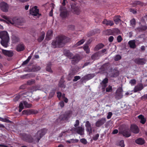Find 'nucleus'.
Listing matches in <instances>:
<instances>
[{"label":"nucleus","mask_w":147,"mask_h":147,"mask_svg":"<svg viewBox=\"0 0 147 147\" xmlns=\"http://www.w3.org/2000/svg\"><path fill=\"white\" fill-rule=\"evenodd\" d=\"M98 56V53H96L92 55L91 58L93 60L96 59L97 58Z\"/></svg>","instance_id":"44"},{"label":"nucleus","mask_w":147,"mask_h":147,"mask_svg":"<svg viewBox=\"0 0 147 147\" xmlns=\"http://www.w3.org/2000/svg\"><path fill=\"white\" fill-rule=\"evenodd\" d=\"M72 113V111H67L64 114L60 115L59 118L62 121H67L70 117Z\"/></svg>","instance_id":"6"},{"label":"nucleus","mask_w":147,"mask_h":147,"mask_svg":"<svg viewBox=\"0 0 147 147\" xmlns=\"http://www.w3.org/2000/svg\"><path fill=\"white\" fill-rule=\"evenodd\" d=\"M119 74V72L118 71H115L111 73L110 75L111 77L112 78L116 77Z\"/></svg>","instance_id":"33"},{"label":"nucleus","mask_w":147,"mask_h":147,"mask_svg":"<svg viewBox=\"0 0 147 147\" xmlns=\"http://www.w3.org/2000/svg\"><path fill=\"white\" fill-rule=\"evenodd\" d=\"M2 53L5 56L9 57H11L13 55V53L12 51H9L4 49L2 50Z\"/></svg>","instance_id":"23"},{"label":"nucleus","mask_w":147,"mask_h":147,"mask_svg":"<svg viewBox=\"0 0 147 147\" xmlns=\"http://www.w3.org/2000/svg\"><path fill=\"white\" fill-rule=\"evenodd\" d=\"M21 96L20 95H18L16 96L14 98L13 100L15 101H18L19 99L20 98Z\"/></svg>","instance_id":"54"},{"label":"nucleus","mask_w":147,"mask_h":147,"mask_svg":"<svg viewBox=\"0 0 147 147\" xmlns=\"http://www.w3.org/2000/svg\"><path fill=\"white\" fill-rule=\"evenodd\" d=\"M23 102L24 105L26 108H30L32 106L31 104L28 103L26 101H23Z\"/></svg>","instance_id":"38"},{"label":"nucleus","mask_w":147,"mask_h":147,"mask_svg":"<svg viewBox=\"0 0 147 147\" xmlns=\"http://www.w3.org/2000/svg\"><path fill=\"white\" fill-rule=\"evenodd\" d=\"M121 16L119 15L115 16L113 18V20L116 24H118L121 21Z\"/></svg>","instance_id":"30"},{"label":"nucleus","mask_w":147,"mask_h":147,"mask_svg":"<svg viewBox=\"0 0 147 147\" xmlns=\"http://www.w3.org/2000/svg\"><path fill=\"white\" fill-rule=\"evenodd\" d=\"M129 83L131 85H134L136 83V81L135 79L131 80L129 82Z\"/></svg>","instance_id":"63"},{"label":"nucleus","mask_w":147,"mask_h":147,"mask_svg":"<svg viewBox=\"0 0 147 147\" xmlns=\"http://www.w3.org/2000/svg\"><path fill=\"white\" fill-rule=\"evenodd\" d=\"M106 90L107 92H111L112 91V86L110 85L108 87L106 88Z\"/></svg>","instance_id":"47"},{"label":"nucleus","mask_w":147,"mask_h":147,"mask_svg":"<svg viewBox=\"0 0 147 147\" xmlns=\"http://www.w3.org/2000/svg\"><path fill=\"white\" fill-rule=\"evenodd\" d=\"M129 11L130 12L132 13L133 14H136L137 13L136 11L132 8H131L129 9Z\"/></svg>","instance_id":"59"},{"label":"nucleus","mask_w":147,"mask_h":147,"mask_svg":"<svg viewBox=\"0 0 147 147\" xmlns=\"http://www.w3.org/2000/svg\"><path fill=\"white\" fill-rule=\"evenodd\" d=\"M107 35H112L114 33L118 34L120 33V30L117 28H115L113 30L108 29L106 31Z\"/></svg>","instance_id":"12"},{"label":"nucleus","mask_w":147,"mask_h":147,"mask_svg":"<svg viewBox=\"0 0 147 147\" xmlns=\"http://www.w3.org/2000/svg\"><path fill=\"white\" fill-rule=\"evenodd\" d=\"M134 62L137 64L144 65L145 64L146 60L144 58H136L134 60Z\"/></svg>","instance_id":"14"},{"label":"nucleus","mask_w":147,"mask_h":147,"mask_svg":"<svg viewBox=\"0 0 147 147\" xmlns=\"http://www.w3.org/2000/svg\"><path fill=\"white\" fill-rule=\"evenodd\" d=\"M0 7L1 10L5 12L8 11L9 6L7 4L4 2H1L0 3Z\"/></svg>","instance_id":"11"},{"label":"nucleus","mask_w":147,"mask_h":147,"mask_svg":"<svg viewBox=\"0 0 147 147\" xmlns=\"http://www.w3.org/2000/svg\"><path fill=\"white\" fill-rule=\"evenodd\" d=\"M85 42V40L84 39H82L80 41L77 42L76 44L74 45V47H77L78 46L81 45L82 44Z\"/></svg>","instance_id":"40"},{"label":"nucleus","mask_w":147,"mask_h":147,"mask_svg":"<svg viewBox=\"0 0 147 147\" xmlns=\"http://www.w3.org/2000/svg\"><path fill=\"white\" fill-rule=\"evenodd\" d=\"M63 53L64 55L69 59H71L72 58L73 54L69 50L65 49Z\"/></svg>","instance_id":"25"},{"label":"nucleus","mask_w":147,"mask_h":147,"mask_svg":"<svg viewBox=\"0 0 147 147\" xmlns=\"http://www.w3.org/2000/svg\"><path fill=\"white\" fill-rule=\"evenodd\" d=\"M80 124V122L78 120H77L76 121V123L74 125V126L76 127L78 126Z\"/></svg>","instance_id":"64"},{"label":"nucleus","mask_w":147,"mask_h":147,"mask_svg":"<svg viewBox=\"0 0 147 147\" xmlns=\"http://www.w3.org/2000/svg\"><path fill=\"white\" fill-rule=\"evenodd\" d=\"M35 82V81L34 80H31L28 81L27 82V84L28 85H31L34 84Z\"/></svg>","instance_id":"48"},{"label":"nucleus","mask_w":147,"mask_h":147,"mask_svg":"<svg viewBox=\"0 0 147 147\" xmlns=\"http://www.w3.org/2000/svg\"><path fill=\"white\" fill-rule=\"evenodd\" d=\"M37 7L36 6H35L34 7L32 8L30 10V15L34 16H37L39 15V9H37Z\"/></svg>","instance_id":"10"},{"label":"nucleus","mask_w":147,"mask_h":147,"mask_svg":"<svg viewBox=\"0 0 147 147\" xmlns=\"http://www.w3.org/2000/svg\"><path fill=\"white\" fill-rule=\"evenodd\" d=\"M2 17L6 20L9 23L12 24H15L20 25L22 22L20 19L17 18V17H14L12 19H11L5 15L2 16Z\"/></svg>","instance_id":"3"},{"label":"nucleus","mask_w":147,"mask_h":147,"mask_svg":"<svg viewBox=\"0 0 147 147\" xmlns=\"http://www.w3.org/2000/svg\"><path fill=\"white\" fill-rule=\"evenodd\" d=\"M45 33L42 34L38 39V41L39 42H41L45 38Z\"/></svg>","instance_id":"41"},{"label":"nucleus","mask_w":147,"mask_h":147,"mask_svg":"<svg viewBox=\"0 0 147 147\" xmlns=\"http://www.w3.org/2000/svg\"><path fill=\"white\" fill-rule=\"evenodd\" d=\"M0 38L1 39V45L4 47H7L9 40V37L7 32L6 31L0 32Z\"/></svg>","instance_id":"2"},{"label":"nucleus","mask_w":147,"mask_h":147,"mask_svg":"<svg viewBox=\"0 0 147 147\" xmlns=\"http://www.w3.org/2000/svg\"><path fill=\"white\" fill-rule=\"evenodd\" d=\"M128 43L130 48L134 49L136 48V41L135 40H130Z\"/></svg>","instance_id":"27"},{"label":"nucleus","mask_w":147,"mask_h":147,"mask_svg":"<svg viewBox=\"0 0 147 147\" xmlns=\"http://www.w3.org/2000/svg\"><path fill=\"white\" fill-rule=\"evenodd\" d=\"M20 136L21 138L23 140L29 143H32L34 141V139L31 135L25 133H20Z\"/></svg>","instance_id":"5"},{"label":"nucleus","mask_w":147,"mask_h":147,"mask_svg":"<svg viewBox=\"0 0 147 147\" xmlns=\"http://www.w3.org/2000/svg\"><path fill=\"white\" fill-rule=\"evenodd\" d=\"M113 115L112 113L111 112H109L108 113L107 116V118L108 119H109L111 118Z\"/></svg>","instance_id":"56"},{"label":"nucleus","mask_w":147,"mask_h":147,"mask_svg":"<svg viewBox=\"0 0 147 147\" xmlns=\"http://www.w3.org/2000/svg\"><path fill=\"white\" fill-rule=\"evenodd\" d=\"M73 129H74L78 134L80 135H82L84 134V129L81 127H78L76 128L74 127Z\"/></svg>","instance_id":"21"},{"label":"nucleus","mask_w":147,"mask_h":147,"mask_svg":"<svg viewBox=\"0 0 147 147\" xmlns=\"http://www.w3.org/2000/svg\"><path fill=\"white\" fill-rule=\"evenodd\" d=\"M106 120L105 118H102L98 119L96 123V126L97 127H99L103 125L106 122Z\"/></svg>","instance_id":"13"},{"label":"nucleus","mask_w":147,"mask_h":147,"mask_svg":"<svg viewBox=\"0 0 147 147\" xmlns=\"http://www.w3.org/2000/svg\"><path fill=\"white\" fill-rule=\"evenodd\" d=\"M46 70L47 71L50 72H52V71L51 70V66L50 65H48L47 66L46 68Z\"/></svg>","instance_id":"50"},{"label":"nucleus","mask_w":147,"mask_h":147,"mask_svg":"<svg viewBox=\"0 0 147 147\" xmlns=\"http://www.w3.org/2000/svg\"><path fill=\"white\" fill-rule=\"evenodd\" d=\"M94 76V74H89L82 78L81 80L82 82L86 80H88L92 79Z\"/></svg>","instance_id":"18"},{"label":"nucleus","mask_w":147,"mask_h":147,"mask_svg":"<svg viewBox=\"0 0 147 147\" xmlns=\"http://www.w3.org/2000/svg\"><path fill=\"white\" fill-rule=\"evenodd\" d=\"M40 88V86H33L30 88V92H32L34 91L39 90Z\"/></svg>","instance_id":"36"},{"label":"nucleus","mask_w":147,"mask_h":147,"mask_svg":"<svg viewBox=\"0 0 147 147\" xmlns=\"http://www.w3.org/2000/svg\"><path fill=\"white\" fill-rule=\"evenodd\" d=\"M81 78L79 76H76L74 77V79H73V81L74 82H76L78 80L80 79Z\"/></svg>","instance_id":"55"},{"label":"nucleus","mask_w":147,"mask_h":147,"mask_svg":"<svg viewBox=\"0 0 147 147\" xmlns=\"http://www.w3.org/2000/svg\"><path fill=\"white\" fill-rule=\"evenodd\" d=\"M47 131V129L45 128L38 130L34 136L35 137V140H37V142H38L41 138L45 134Z\"/></svg>","instance_id":"4"},{"label":"nucleus","mask_w":147,"mask_h":147,"mask_svg":"<svg viewBox=\"0 0 147 147\" xmlns=\"http://www.w3.org/2000/svg\"><path fill=\"white\" fill-rule=\"evenodd\" d=\"M138 29L140 31H145L147 29V26H141L138 28Z\"/></svg>","instance_id":"42"},{"label":"nucleus","mask_w":147,"mask_h":147,"mask_svg":"<svg viewBox=\"0 0 147 147\" xmlns=\"http://www.w3.org/2000/svg\"><path fill=\"white\" fill-rule=\"evenodd\" d=\"M83 49L85 51L86 53L88 54L90 53V50L88 45L84 46L83 47Z\"/></svg>","instance_id":"43"},{"label":"nucleus","mask_w":147,"mask_h":147,"mask_svg":"<svg viewBox=\"0 0 147 147\" xmlns=\"http://www.w3.org/2000/svg\"><path fill=\"white\" fill-rule=\"evenodd\" d=\"M25 49L24 45L22 43L18 45L16 47V50L18 52L24 51Z\"/></svg>","instance_id":"22"},{"label":"nucleus","mask_w":147,"mask_h":147,"mask_svg":"<svg viewBox=\"0 0 147 147\" xmlns=\"http://www.w3.org/2000/svg\"><path fill=\"white\" fill-rule=\"evenodd\" d=\"M80 142L84 144H87V142L85 138H82L80 140Z\"/></svg>","instance_id":"51"},{"label":"nucleus","mask_w":147,"mask_h":147,"mask_svg":"<svg viewBox=\"0 0 147 147\" xmlns=\"http://www.w3.org/2000/svg\"><path fill=\"white\" fill-rule=\"evenodd\" d=\"M131 132L135 134L139 132V129L137 126L135 124H132L131 126Z\"/></svg>","instance_id":"19"},{"label":"nucleus","mask_w":147,"mask_h":147,"mask_svg":"<svg viewBox=\"0 0 147 147\" xmlns=\"http://www.w3.org/2000/svg\"><path fill=\"white\" fill-rule=\"evenodd\" d=\"M86 130L88 132L89 134H91L92 132V127L90 123L88 121H87L85 124Z\"/></svg>","instance_id":"20"},{"label":"nucleus","mask_w":147,"mask_h":147,"mask_svg":"<svg viewBox=\"0 0 147 147\" xmlns=\"http://www.w3.org/2000/svg\"><path fill=\"white\" fill-rule=\"evenodd\" d=\"M71 63L72 64H75L77 63L80 60V56L78 55H76L74 56L73 55V57L71 59Z\"/></svg>","instance_id":"17"},{"label":"nucleus","mask_w":147,"mask_h":147,"mask_svg":"<svg viewBox=\"0 0 147 147\" xmlns=\"http://www.w3.org/2000/svg\"><path fill=\"white\" fill-rule=\"evenodd\" d=\"M143 87L142 84H141L139 85L138 86H136L134 89V92H136L138 91L141 90L143 89Z\"/></svg>","instance_id":"34"},{"label":"nucleus","mask_w":147,"mask_h":147,"mask_svg":"<svg viewBox=\"0 0 147 147\" xmlns=\"http://www.w3.org/2000/svg\"><path fill=\"white\" fill-rule=\"evenodd\" d=\"M22 113L23 114L30 115V114H35L38 113L37 111L33 110H26L23 111Z\"/></svg>","instance_id":"16"},{"label":"nucleus","mask_w":147,"mask_h":147,"mask_svg":"<svg viewBox=\"0 0 147 147\" xmlns=\"http://www.w3.org/2000/svg\"><path fill=\"white\" fill-rule=\"evenodd\" d=\"M105 45L102 43H100L96 45L94 49L95 51H98L103 48Z\"/></svg>","instance_id":"31"},{"label":"nucleus","mask_w":147,"mask_h":147,"mask_svg":"<svg viewBox=\"0 0 147 147\" xmlns=\"http://www.w3.org/2000/svg\"><path fill=\"white\" fill-rule=\"evenodd\" d=\"M57 98L59 99H60L61 98V97L62 96L61 93L60 92H57Z\"/></svg>","instance_id":"58"},{"label":"nucleus","mask_w":147,"mask_h":147,"mask_svg":"<svg viewBox=\"0 0 147 147\" xmlns=\"http://www.w3.org/2000/svg\"><path fill=\"white\" fill-rule=\"evenodd\" d=\"M139 119L140 120V122L142 124H144L146 121V119L144 118V116L142 115H140L138 116Z\"/></svg>","instance_id":"32"},{"label":"nucleus","mask_w":147,"mask_h":147,"mask_svg":"<svg viewBox=\"0 0 147 147\" xmlns=\"http://www.w3.org/2000/svg\"><path fill=\"white\" fill-rule=\"evenodd\" d=\"M99 134H96L95 136H94L93 138L94 140H96L99 137Z\"/></svg>","instance_id":"61"},{"label":"nucleus","mask_w":147,"mask_h":147,"mask_svg":"<svg viewBox=\"0 0 147 147\" xmlns=\"http://www.w3.org/2000/svg\"><path fill=\"white\" fill-rule=\"evenodd\" d=\"M56 89H53L51 90L49 93V98H51L53 97L55 94V91Z\"/></svg>","instance_id":"35"},{"label":"nucleus","mask_w":147,"mask_h":147,"mask_svg":"<svg viewBox=\"0 0 147 147\" xmlns=\"http://www.w3.org/2000/svg\"><path fill=\"white\" fill-rule=\"evenodd\" d=\"M130 25L134 27L136 25V21L134 18H133L130 21Z\"/></svg>","instance_id":"45"},{"label":"nucleus","mask_w":147,"mask_h":147,"mask_svg":"<svg viewBox=\"0 0 147 147\" xmlns=\"http://www.w3.org/2000/svg\"><path fill=\"white\" fill-rule=\"evenodd\" d=\"M141 3V2L139 1H134V3H133V6L135 7L137 5L140 4Z\"/></svg>","instance_id":"53"},{"label":"nucleus","mask_w":147,"mask_h":147,"mask_svg":"<svg viewBox=\"0 0 147 147\" xmlns=\"http://www.w3.org/2000/svg\"><path fill=\"white\" fill-rule=\"evenodd\" d=\"M102 23L103 24L107 26H112L114 24V23L113 21L108 20L106 19H105L104 20Z\"/></svg>","instance_id":"24"},{"label":"nucleus","mask_w":147,"mask_h":147,"mask_svg":"<svg viewBox=\"0 0 147 147\" xmlns=\"http://www.w3.org/2000/svg\"><path fill=\"white\" fill-rule=\"evenodd\" d=\"M53 34V31L52 30H49L47 32V35L46 36V38L47 40H50L51 39V37Z\"/></svg>","instance_id":"29"},{"label":"nucleus","mask_w":147,"mask_h":147,"mask_svg":"<svg viewBox=\"0 0 147 147\" xmlns=\"http://www.w3.org/2000/svg\"><path fill=\"white\" fill-rule=\"evenodd\" d=\"M109 67V64L108 63H106L101 66L100 67L101 69L103 71L107 70Z\"/></svg>","instance_id":"37"},{"label":"nucleus","mask_w":147,"mask_h":147,"mask_svg":"<svg viewBox=\"0 0 147 147\" xmlns=\"http://www.w3.org/2000/svg\"><path fill=\"white\" fill-rule=\"evenodd\" d=\"M123 90L122 87H119L118 88L116 92L115 98L119 100L121 98L123 97L122 92Z\"/></svg>","instance_id":"9"},{"label":"nucleus","mask_w":147,"mask_h":147,"mask_svg":"<svg viewBox=\"0 0 147 147\" xmlns=\"http://www.w3.org/2000/svg\"><path fill=\"white\" fill-rule=\"evenodd\" d=\"M135 142L138 144L142 145L145 143V141L144 139L141 138H139L136 140Z\"/></svg>","instance_id":"28"},{"label":"nucleus","mask_w":147,"mask_h":147,"mask_svg":"<svg viewBox=\"0 0 147 147\" xmlns=\"http://www.w3.org/2000/svg\"><path fill=\"white\" fill-rule=\"evenodd\" d=\"M121 58V57L119 55H116L114 57V60L115 61H118Z\"/></svg>","instance_id":"46"},{"label":"nucleus","mask_w":147,"mask_h":147,"mask_svg":"<svg viewBox=\"0 0 147 147\" xmlns=\"http://www.w3.org/2000/svg\"><path fill=\"white\" fill-rule=\"evenodd\" d=\"M59 11L60 16L63 19L67 17L69 13L65 7L60 6Z\"/></svg>","instance_id":"7"},{"label":"nucleus","mask_w":147,"mask_h":147,"mask_svg":"<svg viewBox=\"0 0 147 147\" xmlns=\"http://www.w3.org/2000/svg\"><path fill=\"white\" fill-rule=\"evenodd\" d=\"M71 6L72 11L74 13L77 15L80 14V7L77 5L76 3L74 2L71 4Z\"/></svg>","instance_id":"8"},{"label":"nucleus","mask_w":147,"mask_h":147,"mask_svg":"<svg viewBox=\"0 0 147 147\" xmlns=\"http://www.w3.org/2000/svg\"><path fill=\"white\" fill-rule=\"evenodd\" d=\"M108 82V78H106L104 79L100 83H102V84H107Z\"/></svg>","instance_id":"49"},{"label":"nucleus","mask_w":147,"mask_h":147,"mask_svg":"<svg viewBox=\"0 0 147 147\" xmlns=\"http://www.w3.org/2000/svg\"><path fill=\"white\" fill-rule=\"evenodd\" d=\"M40 68L39 66L35 65L32 67V69L33 71H39Z\"/></svg>","instance_id":"39"},{"label":"nucleus","mask_w":147,"mask_h":147,"mask_svg":"<svg viewBox=\"0 0 147 147\" xmlns=\"http://www.w3.org/2000/svg\"><path fill=\"white\" fill-rule=\"evenodd\" d=\"M68 27L70 30H74L75 28V26L73 25H70L68 26Z\"/></svg>","instance_id":"62"},{"label":"nucleus","mask_w":147,"mask_h":147,"mask_svg":"<svg viewBox=\"0 0 147 147\" xmlns=\"http://www.w3.org/2000/svg\"><path fill=\"white\" fill-rule=\"evenodd\" d=\"M119 145L121 147H124V141L123 140H121L119 142Z\"/></svg>","instance_id":"52"},{"label":"nucleus","mask_w":147,"mask_h":147,"mask_svg":"<svg viewBox=\"0 0 147 147\" xmlns=\"http://www.w3.org/2000/svg\"><path fill=\"white\" fill-rule=\"evenodd\" d=\"M65 81L63 77H62L59 81L58 85V86L60 88H65L66 86L64 84Z\"/></svg>","instance_id":"26"},{"label":"nucleus","mask_w":147,"mask_h":147,"mask_svg":"<svg viewBox=\"0 0 147 147\" xmlns=\"http://www.w3.org/2000/svg\"><path fill=\"white\" fill-rule=\"evenodd\" d=\"M119 133L126 138L129 137L131 136L130 131L128 129H126L123 130L121 132H119Z\"/></svg>","instance_id":"15"},{"label":"nucleus","mask_w":147,"mask_h":147,"mask_svg":"<svg viewBox=\"0 0 147 147\" xmlns=\"http://www.w3.org/2000/svg\"><path fill=\"white\" fill-rule=\"evenodd\" d=\"M69 40V38L63 35H59L53 41L51 45L54 48H61L64 46L65 44Z\"/></svg>","instance_id":"1"},{"label":"nucleus","mask_w":147,"mask_h":147,"mask_svg":"<svg viewBox=\"0 0 147 147\" xmlns=\"http://www.w3.org/2000/svg\"><path fill=\"white\" fill-rule=\"evenodd\" d=\"M122 40V38L121 35L118 36L117 38V40L118 42H121Z\"/></svg>","instance_id":"57"},{"label":"nucleus","mask_w":147,"mask_h":147,"mask_svg":"<svg viewBox=\"0 0 147 147\" xmlns=\"http://www.w3.org/2000/svg\"><path fill=\"white\" fill-rule=\"evenodd\" d=\"M70 140L71 141L72 143H77L79 141V140L78 139H71Z\"/></svg>","instance_id":"60"}]
</instances>
